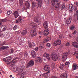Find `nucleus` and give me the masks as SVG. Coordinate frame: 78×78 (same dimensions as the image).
<instances>
[{
    "label": "nucleus",
    "mask_w": 78,
    "mask_h": 78,
    "mask_svg": "<svg viewBox=\"0 0 78 78\" xmlns=\"http://www.w3.org/2000/svg\"><path fill=\"white\" fill-rule=\"evenodd\" d=\"M43 56L44 57L47 58L48 61H50V56L49 54H48L47 53H44Z\"/></svg>",
    "instance_id": "9"
},
{
    "label": "nucleus",
    "mask_w": 78,
    "mask_h": 78,
    "mask_svg": "<svg viewBox=\"0 0 78 78\" xmlns=\"http://www.w3.org/2000/svg\"><path fill=\"white\" fill-rule=\"evenodd\" d=\"M13 16H14L15 19H17L19 16V12L17 11H15L13 13Z\"/></svg>",
    "instance_id": "15"
},
{
    "label": "nucleus",
    "mask_w": 78,
    "mask_h": 78,
    "mask_svg": "<svg viewBox=\"0 0 78 78\" xmlns=\"http://www.w3.org/2000/svg\"><path fill=\"white\" fill-rule=\"evenodd\" d=\"M28 44L29 45L31 44V42H28Z\"/></svg>",
    "instance_id": "59"
},
{
    "label": "nucleus",
    "mask_w": 78,
    "mask_h": 78,
    "mask_svg": "<svg viewBox=\"0 0 78 78\" xmlns=\"http://www.w3.org/2000/svg\"><path fill=\"white\" fill-rule=\"evenodd\" d=\"M59 37L60 39H63V38H64V37L63 36V35H60L59 36Z\"/></svg>",
    "instance_id": "39"
},
{
    "label": "nucleus",
    "mask_w": 78,
    "mask_h": 78,
    "mask_svg": "<svg viewBox=\"0 0 78 78\" xmlns=\"http://www.w3.org/2000/svg\"><path fill=\"white\" fill-rule=\"evenodd\" d=\"M72 21V20L70 19V18H69L67 19L66 20V24H67V25H69L71 23V21Z\"/></svg>",
    "instance_id": "21"
},
{
    "label": "nucleus",
    "mask_w": 78,
    "mask_h": 78,
    "mask_svg": "<svg viewBox=\"0 0 78 78\" xmlns=\"http://www.w3.org/2000/svg\"><path fill=\"white\" fill-rule=\"evenodd\" d=\"M25 5L27 9H28L30 7V4L29 3V2L28 1H26L25 3Z\"/></svg>",
    "instance_id": "18"
},
{
    "label": "nucleus",
    "mask_w": 78,
    "mask_h": 78,
    "mask_svg": "<svg viewBox=\"0 0 78 78\" xmlns=\"http://www.w3.org/2000/svg\"><path fill=\"white\" fill-rule=\"evenodd\" d=\"M64 8H65V6L64 5H63L61 6V10H62V9H64Z\"/></svg>",
    "instance_id": "35"
},
{
    "label": "nucleus",
    "mask_w": 78,
    "mask_h": 78,
    "mask_svg": "<svg viewBox=\"0 0 78 78\" xmlns=\"http://www.w3.org/2000/svg\"><path fill=\"white\" fill-rule=\"evenodd\" d=\"M49 34L48 32V30L46 29L44 31V36H47Z\"/></svg>",
    "instance_id": "19"
},
{
    "label": "nucleus",
    "mask_w": 78,
    "mask_h": 78,
    "mask_svg": "<svg viewBox=\"0 0 78 78\" xmlns=\"http://www.w3.org/2000/svg\"><path fill=\"white\" fill-rule=\"evenodd\" d=\"M73 55H75L77 59H78V51H76L73 54Z\"/></svg>",
    "instance_id": "26"
},
{
    "label": "nucleus",
    "mask_w": 78,
    "mask_h": 78,
    "mask_svg": "<svg viewBox=\"0 0 78 78\" xmlns=\"http://www.w3.org/2000/svg\"><path fill=\"white\" fill-rule=\"evenodd\" d=\"M76 44H77L76 42H73L72 43V45L74 47H75Z\"/></svg>",
    "instance_id": "37"
},
{
    "label": "nucleus",
    "mask_w": 78,
    "mask_h": 78,
    "mask_svg": "<svg viewBox=\"0 0 78 78\" xmlns=\"http://www.w3.org/2000/svg\"><path fill=\"white\" fill-rule=\"evenodd\" d=\"M69 54V53L68 52L63 54L62 57V60L63 61H65L67 59V56Z\"/></svg>",
    "instance_id": "4"
},
{
    "label": "nucleus",
    "mask_w": 78,
    "mask_h": 78,
    "mask_svg": "<svg viewBox=\"0 0 78 78\" xmlns=\"http://www.w3.org/2000/svg\"><path fill=\"white\" fill-rule=\"evenodd\" d=\"M34 50L35 51H38V50H39V48L38 47H36L35 48Z\"/></svg>",
    "instance_id": "40"
},
{
    "label": "nucleus",
    "mask_w": 78,
    "mask_h": 78,
    "mask_svg": "<svg viewBox=\"0 0 78 78\" xmlns=\"http://www.w3.org/2000/svg\"><path fill=\"white\" fill-rule=\"evenodd\" d=\"M61 44V40H58L56 41H55L53 44L54 46H56V45H59Z\"/></svg>",
    "instance_id": "7"
},
{
    "label": "nucleus",
    "mask_w": 78,
    "mask_h": 78,
    "mask_svg": "<svg viewBox=\"0 0 78 78\" xmlns=\"http://www.w3.org/2000/svg\"><path fill=\"white\" fill-rule=\"evenodd\" d=\"M76 4L77 6H78V2H76Z\"/></svg>",
    "instance_id": "60"
},
{
    "label": "nucleus",
    "mask_w": 78,
    "mask_h": 78,
    "mask_svg": "<svg viewBox=\"0 0 78 78\" xmlns=\"http://www.w3.org/2000/svg\"><path fill=\"white\" fill-rule=\"evenodd\" d=\"M27 30H23V32L22 33V34L23 35H25L27 34Z\"/></svg>",
    "instance_id": "30"
},
{
    "label": "nucleus",
    "mask_w": 78,
    "mask_h": 78,
    "mask_svg": "<svg viewBox=\"0 0 78 78\" xmlns=\"http://www.w3.org/2000/svg\"><path fill=\"white\" fill-rule=\"evenodd\" d=\"M9 77L10 78H12V75H11Z\"/></svg>",
    "instance_id": "63"
},
{
    "label": "nucleus",
    "mask_w": 78,
    "mask_h": 78,
    "mask_svg": "<svg viewBox=\"0 0 78 78\" xmlns=\"http://www.w3.org/2000/svg\"><path fill=\"white\" fill-rule=\"evenodd\" d=\"M23 20L22 19L21 16H20L19 18L17 19L16 21V23H22Z\"/></svg>",
    "instance_id": "13"
},
{
    "label": "nucleus",
    "mask_w": 78,
    "mask_h": 78,
    "mask_svg": "<svg viewBox=\"0 0 78 78\" xmlns=\"http://www.w3.org/2000/svg\"><path fill=\"white\" fill-rule=\"evenodd\" d=\"M32 10H34L36 9V6H37L36 5V3L35 2H32Z\"/></svg>",
    "instance_id": "12"
},
{
    "label": "nucleus",
    "mask_w": 78,
    "mask_h": 78,
    "mask_svg": "<svg viewBox=\"0 0 78 78\" xmlns=\"http://www.w3.org/2000/svg\"><path fill=\"white\" fill-rule=\"evenodd\" d=\"M12 58L11 56H9L6 58H3V61L5 62H9L11 60Z\"/></svg>",
    "instance_id": "8"
},
{
    "label": "nucleus",
    "mask_w": 78,
    "mask_h": 78,
    "mask_svg": "<svg viewBox=\"0 0 78 78\" xmlns=\"http://www.w3.org/2000/svg\"><path fill=\"white\" fill-rule=\"evenodd\" d=\"M76 14L77 16V19H78V10L76 11Z\"/></svg>",
    "instance_id": "44"
},
{
    "label": "nucleus",
    "mask_w": 78,
    "mask_h": 78,
    "mask_svg": "<svg viewBox=\"0 0 78 78\" xmlns=\"http://www.w3.org/2000/svg\"><path fill=\"white\" fill-rule=\"evenodd\" d=\"M14 52V50L13 49H11V53H12Z\"/></svg>",
    "instance_id": "54"
},
{
    "label": "nucleus",
    "mask_w": 78,
    "mask_h": 78,
    "mask_svg": "<svg viewBox=\"0 0 78 78\" xmlns=\"http://www.w3.org/2000/svg\"><path fill=\"white\" fill-rule=\"evenodd\" d=\"M23 1H22L21 2H20V6H22V5H23Z\"/></svg>",
    "instance_id": "50"
},
{
    "label": "nucleus",
    "mask_w": 78,
    "mask_h": 78,
    "mask_svg": "<svg viewBox=\"0 0 78 78\" xmlns=\"http://www.w3.org/2000/svg\"><path fill=\"white\" fill-rule=\"evenodd\" d=\"M23 70V68L20 69L19 70V72H22Z\"/></svg>",
    "instance_id": "48"
},
{
    "label": "nucleus",
    "mask_w": 78,
    "mask_h": 78,
    "mask_svg": "<svg viewBox=\"0 0 78 78\" xmlns=\"http://www.w3.org/2000/svg\"><path fill=\"white\" fill-rule=\"evenodd\" d=\"M31 55L33 58H34L36 56V52L34 51H31Z\"/></svg>",
    "instance_id": "23"
},
{
    "label": "nucleus",
    "mask_w": 78,
    "mask_h": 78,
    "mask_svg": "<svg viewBox=\"0 0 78 78\" xmlns=\"http://www.w3.org/2000/svg\"><path fill=\"white\" fill-rule=\"evenodd\" d=\"M14 62H16L14 60H12L10 62V63H11L12 64V63H14Z\"/></svg>",
    "instance_id": "45"
},
{
    "label": "nucleus",
    "mask_w": 78,
    "mask_h": 78,
    "mask_svg": "<svg viewBox=\"0 0 78 78\" xmlns=\"http://www.w3.org/2000/svg\"><path fill=\"white\" fill-rule=\"evenodd\" d=\"M36 45V44H35V43H34L33 42L32 44V47H34Z\"/></svg>",
    "instance_id": "47"
},
{
    "label": "nucleus",
    "mask_w": 78,
    "mask_h": 78,
    "mask_svg": "<svg viewBox=\"0 0 78 78\" xmlns=\"http://www.w3.org/2000/svg\"><path fill=\"white\" fill-rule=\"evenodd\" d=\"M4 36L5 35H4V34H0V37H4Z\"/></svg>",
    "instance_id": "38"
},
{
    "label": "nucleus",
    "mask_w": 78,
    "mask_h": 78,
    "mask_svg": "<svg viewBox=\"0 0 78 78\" xmlns=\"http://www.w3.org/2000/svg\"><path fill=\"white\" fill-rule=\"evenodd\" d=\"M63 1L65 2H67V1H68V0H63Z\"/></svg>",
    "instance_id": "62"
},
{
    "label": "nucleus",
    "mask_w": 78,
    "mask_h": 78,
    "mask_svg": "<svg viewBox=\"0 0 78 78\" xmlns=\"http://www.w3.org/2000/svg\"><path fill=\"white\" fill-rule=\"evenodd\" d=\"M69 11L71 12L73 11V5L69 4Z\"/></svg>",
    "instance_id": "16"
},
{
    "label": "nucleus",
    "mask_w": 78,
    "mask_h": 78,
    "mask_svg": "<svg viewBox=\"0 0 78 78\" xmlns=\"http://www.w3.org/2000/svg\"><path fill=\"white\" fill-rule=\"evenodd\" d=\"M69 45H70V44H69V43H67L66 44V46H69Z\"/></svg>",
    "instance_id": "51"
},
{
    "label": "nucleus",
    "mask_w": 78,
    "mask_h": 78,
    "mask_svg": "<svg viewBox=\"0 0 78 78\" xmlns=\"http://www.w3.org/2000/svg\"><path fill=\"white\" fill-rule=\"evenodd\" d=\"M43 26L45 28H48V23L47 22H44L43 23Z\"/></svg>",
    "instance_id": "20"
},
{
    "label": "nucleus",
    "mask_w": 78,
    "mask_h": 78,
    "mask_svg": "<svg viewBox=\"0 0 78 78\" xmlns=\"http://www.w3.org/2000/svg\"><path fill=\"white\" fill-rule=\"evenodd\" d=\"M29 46L30 48H32V44H29Z\"/></svg>",
    "instance_id": "55"
},
{
    "label": "nucleus",
    "mask_w": 78,
    "mask_h": 78,
    "mask_svg": "<svg viewBox=\"0 0 78 78\" xmlns=\"http://www.w3.org/2000/svg\"><path fill=\"white\" fill-rule=\"evenodd\" d=\"M44 70L46 72V73H44L45 76H48V73L50 72V66L48 65H45L44 68Z\"/></svg>",
    "instance_id": "1"
},
{
    "label": "nucleus",
    "mask_w": 78,
    "mask_h": 78,
    "mask_svg": "<svg viewBox=\"0 0 78 78\" xmlns=\"http://www.w3.org/2000/svg\"><path fill=\"white\" fill-rule=\"evenodd\" d=\"M2 12V10H1V9H0V14H1Z\"/></svg>",
    "instance_id": "64"
},
{
    "label": "nucleus",
    "mask_w": 78,
    "mask_h": 78,
    "mask_svg": "<svg viewBox=\"0 0 78 78\" xmlns=\"http://www.w3.org/2000/svg\"><path fill=\"white\" fill-rule=\"evenodd\" d=\"M50 40V38L48 37H47L44 41V42H48V41H49Z\"/></svg>",
    "instance_id": "32"
},
{
    "label": "nucleus",
    "mask_w": 78,
    "mask_h": 78,
    "mask_svg": "<svg viewBox=\"0 0 78 78\" xmlns=\"http://www.w3.org/2000/svg\"><path fill=\"white\" fill-rule=\"evenodd\" d=\"M43 32H39V34H40V35H42L43 34Z\"/></svg>",
    "instance_id": "53"
},
{
    "label": "nucleus",
    "mask_w": 78,
    "mask_h": 78,
    "mask_svg": "<svg viewBox=\"0 0 78 78\" xmlns=\"http://www.w3.org/2000/svg\"><path fill=\"white\" fill-rule=\"evenodd\" d=\"M13 29L14 30H17V29H19V27L17 25H15L13 27Z\"/></svg>",
    "instance_id": "31"
},
{
    "label": "nucleus",
    "mask_w": 78,
    "mask_h": 78,
    "mask_svg": "<svg viewBox=\"0 0 78 78\" xmlns=\"http://www.w3.org/2000/svg\"><path fill=\"white\" fill-rule=\"evenodd\" d=\"M75 47H76V48H78V43H77L76 44L75 46Z\"/></svg>",
    "instance_id": "49"
},
{
    "label": "nucleus",
    "mask_w": 78,
    "mask_h": 78,
    "mask_svg": "<svg viewBox=\"0 0 78 78\" xmlns=\"http://www.w3.org/2000/svg\"><path fill=\"white\" fill-rule=\"evenodd\" d=\"M68 64H69H69H70L69 63V62H66L65 63V65H66V66L68 65Z\"/></svg>",
    "instance_id": "52"
},
{
    "label": "nucleus",
    "mask_w": 78,
    "mask_h": 78,
    "mask_svg": "<svg viewBox=\"0 0 78 78\" xmlns=\"http://www.w3.org/2000/svg\"><path fill=\"white\" fill-rule=\"evenodd\" d=\"M77 33V32L75 30L72 34H73L74 35H75V34H76Z\"/></svg>",
    "instance_id": "46"
},
{
    "label": "nucleus",
    "mask_w": 78,
    "mask_h": 78,
    "mask_svg": "<svg viewBox=\"0 0 78 78\" xmlns=\"http://www.w3.org/2000/svg\"><path fill=\"white\" fill-rule=\"evenodd\" d=\"M35 21L37 23L38 25H40L41 23V21L40 19H38V18H37L35 19Z\"/></svg>",
    "instance_id": "17"
},
{
    "label": "nucleus",
    "mask_w": 78,
    "mask_h": 78,
    "mask_svg": "<svg viewBox=\"0 0 78 78\" xmlns=\"http://www.w3.org/2000/svg\"><path fill=\"white\" fill-rule=\"evenodd\" d=\"M12 13V12L11 11H9L7 12V16L10 15Z\"/></svg>",
    "instance_id": "33"
},
{
    "label": "nucleus",
    "mask_w": 78,
    "mask_h": 78,
    "mask_svg": "<svg viewBox=\"0 0 78 78\" xmlns=\"http://www.w3.org/2000/svg\"><path fill=\"white\" fill-rule=\"evenodd\" d=\"M39 48H44V44L42 43H39Z\"/></svg>",
    "instance_id": "27"
},
{
    "label": "nucleus",
    "mask_w": 78,
    "mask_h": 78,
    "mask_svg": "<svg viewBox=\"0 0 78 78\" xmlns=\"http://www.w3.org/2000/svg\"><path fill=\"white\" fill-rule=\"evenodd\" d=\"M21 31L20 30H18V31H16V34H20Z\"/></svg>",
    "instance_id": "42"
},
{
    "label": "nucleus",
    "mask_w": 78,
    "mask_h": 78,
    "mask_svg": "<svg viewBox=\"0 0 78 78\" xmlns=\"http://www.w3.org/2000/svg\"><path fill=\"white\" fill-rule=\"evenodd\" d=\"M56 3H58V0H52L51 7V9H53L54 8V6Z\"/></svg>",
    "instance_id": "5"
},
{
    "label": "nucleus",
    "mask_w": 78,
    "mask_h": 78,
    "mask_svg": "<svg viewBox=\"0 0 78 78\" xmlns=\"http://www.w3.org/2000/svg\"><path fill=\"white\" fill-rule=\"evenodd\" d=\"M47 47H50V46H51V44H50V43H48L47 44Z\"/></svg>",
    "instance_id": "41"
},
{
    "label": "nucleus",
    "mask_w": 78,
    "mask_h": 78,
    "mask_svg": "<svg viewBox=\"0 0 78 78\" xmlns=\"http://www.w3.org/2000/svg\"><path fill=\"white\" fill-rule=\"evenodd\" d=\"M24 10H25V8H23L22 9V11H24Z\"/></svg>",
    "instance_id": "61"
},
{
    "label": "nucleus",
    "mask_w": 78,
    "mask_h": 78,
    "mask_svg": "<svg viewBox=\"0 0 78 78\" xmlns=\"http://www.w3.org/2000/svg\"><path fill=\"white\" fill-rule=\"evenodd\" d=\"M64 65H61L60 66V67H59L60 69H63V68H64Z\"/></svg>",
    "instance_id": "34"
},
{
    "label": "nucleus",
    "mask_w": 78,
    "mask_h": 78,
    "mask_svg": "<svg viewBox=\"0 0 78 78\" xmlns=\"http://www.w3.org/2000/svg\"><path fill=\"white\" fill-rule=\"evenodd\" d=\"M61 78H67V74L66 73L62 74L61 75Z\"/></svg>",
    "instance_id": "22"
},
{
    "label": "nucleus",
    "mask_w": 78,
    "mask_h": 78,
    "mask_svg": "<svg viewBox=\"0 0 78 78\" xmlns=\"http://www.w3.org/2000/svg\"><path fill=\"white\" fill-rule=\"evenodd\" d=\"M51 56L52 59L54 61H56L58 60V57H57V54L55 53H53L51 55Z\"/></svg>",
    "instance_id": "2"
},
{
    "label": "nucleus",
    "mask_w": 78,
    "mask_h": 78,
    "mask_svg": "<svg viewBox=\"0 0 78 78\" xmlns=\"http://www.w3.org/2000/svg\"><path fill=\"white\" fill-rule=\"evenodd\" d=\"M34 64V61L33 60H30L29 61L27 64L26 65V68H28V67H32Z\"/></svg>",
    "instance_id": "3"
},
{
    "label": "nucleus",
    "mask_w": 78,
    "mask_h": 78,
    "mask_svg": "<svg viewBox=\"0 0 78 78\" xmlns=\"http://www.w3.org/2000/svg\"><path fill=\"white\" fill-rule=\"evenodd\" d=\"M73 70H76L78 69L77 66L76 64H74L73 66Z\"/></svg>",
    "instance_id": "25"
},
{
    "label": "nucleus",
    "mask_w": 78,
    "mask_h": 78,
    "mask_svg": "<svg viewBox=\"0 0 78 78\" xmlns=\"http://www.w3.org/2000/svg\"><path fill=\"white\" fill-rule=\"evenodd\" d=\"M2 27H1V28H2V29H3V31H5V30H6V26L5 25H2Z\"/></svg>",
    "instance_id": "29"
},
{
    "label": "nucleus",
    "mask_w": 78,
    "mask_h": 78,
    "mask_svg": "<svg viewBox=\"0 0 78 78\" xmlns=\"http://www.w3.org/2000/svg\"><path fill=\"white\" fill-rule=\"evenodd\" d=\"M9 47L8 46H2L0 48V51L1 50H5V49H6V48H8Z\"/></svg>",
    "instance_id": "24"
},
{
    "label": "nucleus",
    "mask_w": 78,
    "mask_h": 78,
    "mask_svg": "<svg viewBox=\"0 0 78 78\" xmlns=\"http://www.w3.org/2000/svg\"><path fill=\"white\" fill-rule=\"evenodd\" d=\"M6 42H4L2 43V45H5Z\"/></svg>",
    "instance_id": "56"
},
{
    "label": "nucleus",
    "mask_w": 78,
    "mask_h": 78,
    "mask_svg": "<svg viewBox=\"0 0 78 78\" xmlns=\"http://www.w3.org/2000/svg\"><path fill=\"white\" fill-rule=\"evenodd\" d=\"M36 62H41L42 61V59L41 58L38 57L35 60Z\"/></svg>",
    "instance_id": "14"
},
{
    "label": "nucleus",
    "mask_w": 78,
    "mask_h": 78,
    "mask_svg": "<svg viewBox=\"0 0 78 78\" xmlns=\"http://www.w3.org/2000/svg\"><path fill=\"white\" fill-rule=\"evenodd\" d=\"M2 22H5V19H3V20H1Z\"/></svg>",
    "instance_id": "58"
},
{
    "label": "nucleus",
    "mask_w": 78,
    "mask_h": 78,
    "mask_svg": "<svg viewBox=\"0 0 78 78\" xmlns=\"http://www.w3.org/2000/svg\"><path fill=\"white\" fill-rule=\"evenodd\" d=\"M30 34H31L33 36H34L37 35V32L35 30H31L30 32Z\"/></svg>",
    "instance_id": "10"
},
{
    "label": "nucleus",
    "mask_w": 78,
    "mask_h": 78,
    "mask_svg": "<svg viewBox=\"0 0 78 78\" xmlns=\"http://www.w3.org/2000/svg\"><path fill=\"white\" fill-rule=\"evenodd\" d=\"M59 6H60V3H58L55 5V9L56 11H59V9H60Z\"/></svg>",
    "instance_id": "11"
},
{
    "label": "nucleus",
    "mask_w": 78,
    "mask_h": 78,
    "mask_svg": "<svg viewBox=\"0 0 78 78\" xmlns=\"http://www.w3.org/2000/svg\"><path fill=\"white\" fill-rule=\"evenodd\" d=\"M28 56V53H26L24 54V58H27V57Z\"/></svg>",
    "instance_id": "36"
},
{
    "label": "nucleus",
    "mask_w": 78,
    "mask_h": 78,
    "mask_svg": "<svg viewBox=\"0 0 78 78\" xmlns=\"http://www.w3.org/2000/svg\"><path fill=\"white\" fill-rule=\"evenodd\" d=\"M29 26L30 27V28H36L37 27H38V25L37 24L32 22L29 25Z\"/></svg>",
    "instance_id": "6"
},
{
    "label": "nucleus",
    "mask_w": 78,
    "mask_h": 78,
    "mask_svg": "<svg viewBox=\"0 0 78 78\" xmlns=\"http://www.w3.org/2000/svg\"><path fill=\"white\" fill-rule=\"evenodd\" d=\"M74 11H76L77 9H78L77 8V7L76 6H74Z\"/></svg>",
    "instance_id": "43"
},
{
    "label": "nucleus",
    "mask_w": 78,
    "mask_h": 78,
    "mask_svg": "<svg viewBox=\"0 0 78 78\" xmlns=\"http://www.w3.org/2000/svg\"><path fill=\"white\" fill-rule=\"evenodd\" d=\"M75 28V26L74 25H72L70 27L69 29L71 30H73Z\"/></svg>",
    "instance_id": "28"
},
{
    "label": "nucleus",
    "mask_w": 78,
    "mask_h": 78,
    "mask_svg": "<svg viewBox=\"0 0 78 78\" xmlns=\"http://www.w3.org/2000/svg\"><path fill=\"white\" fill-rule=\"evenodd\" d=\"M38 7H39V8H41L42 7V5L41 4H38Z\"/></svg>",
    "instance_id": "57"
}]
</instances>
